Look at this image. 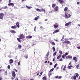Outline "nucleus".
<instances>
[{
    "label": "nucleus",
    "mask_w": 80,
    "mask_h": 80,
    "mask_svg": "<svg viewBox=\"0 0 80 80\" xmlns=\"http://www.w3.org/2000/svg\"><path fill=\"white\" fill-rule=\"evenodd\" d=\"M65 18H66V19H68V18H70V17L71 15L70 14H68V13H65Z\"/></svg>",
    "instance_id": "f257e3e1"
},
{
    "label": "nucleus",
    "mask_w": 80,
    "mask_h": 80,
    "mask_svg": "<svg viewBox=\"0 0 80 80\" xmlns=\"http://www.w3.org/2000/svg\"><path fill=\"white\" fill-rule=\"evenodd\" d=\"M78 76H79L78 74V73H76L74 75V76L72 77V78H73L74 80H76L77 78H78Z\"/></svg>",
    "instance_id": "f03ea898"
},
{
    "label": "nucleus",
    "mask_w": 80,
    "mask_h": 80,
    "mask_svg": "<svg viewBox=\"0 0 80 80\" xmlns=\"http://www.w3.org/2000/svg\"><path fill=\"white\" fill-rule=\"evenodd\" d=\"M19 38L20 39H22V40H23V39L25 38V36L22 34L20 35Z\"/></svg>",
    "instance_id": "7ed1b4c3"
},
{
    "label": "nucleus",
    "mask_w": 80,
    "mask_h": 80,
    "mask_svg": "<svg viewBox=\"0 0 80 80\" xmlns=\"http://www.w3.org/2000/svg\"><path fill=\"white\" fill-rule=\"evenodd\" d=\"M4 16V14L3 13H1L0 14V19L3 20V16Z\"/></svg>",
    "instance_id": "20e7f679"
},
{
    "label": "nucleus",
    "mask_w": 80,
    "mask_h": 80,
    "mask_svg": "<svg viewBox=\"0 0 80 80\" xmlns=\"http://www.w3.org/2000/svg\"><path fill=\"white\" fill-rule=\"evenodd\" d=\"M12 76L13 77H14V78H15L16 74H15V71H12Z\"/></svg>",
    "instance_id": "39448f33"
},
{
    "label": "nucleus",
    "mask_w": 80,
    "mask_h": 80,
    "mask_svg": "<svg viewBox=\"0 0 80 80\" xmlns=\"http://www.w3.org/2000/svg\"><path fill=\"white\" fill-rule=\"evenodd\" d=\"M54 28L55 29L57 28L58 27V24L55 23L54 25Z\"/></svg>",
    "instance_id": "423d86ee"
},
{
    "label": "nucleus",
    "mask_w": 80,
    "mask_h": 80,
    "mask_svg": "<svg viewBox=\"0 0 80 80\" xmlns=\"http://www.w3.org/2000/svg\"><path fill=\"white\" fill-rule=\"evenodd\" d=\"M18 47L19 50L21 49V48H22V45L21 44H18Z\"/></svg>",
    "instance_id": "0eeeda50"
},
{
    "label": "nucleus",
    "mask_w": 80,
    "mask_h": 80,
    "mask_svg": "<svg viewBox=\"0 0 80 80\" xmlns=\"http://www.w3.org/2000/svg\"><path fill=\"white\" fill-rule=\"evenodd\" d=\"M8 6H12V7H13L14 6V4L13 3H10L8 4Z\"/></svg>",
    "instance_id": "6e6552de"
},
{
    "label": "nucleus",
    "mask_w": 80,
    "mask_h": 80,
    "mask_svg": "<svg viewBox=\"0 0 80 80\" xmlns=\"http://www.w3.org/2000/svg\"><path fill=\"white\" fill-rule=\"evenodd\" d=\"M69 58H72V57L71 56H68L66 57V58L68 59Z\"/></svg>",
    "instance_id": "1a4fd4ad"
},
{
    "label": "nucleus",
    "mask_w": 80,
    "mask_h": 80,
    "mask_svg": "<svg viewBox=\"0 0 80 80\" xmlns=\"http://www.w3.org/2000/svg\"><path fill=\"white\" fill-rule=\"evenodd\" d=\"M27 38H32V36H26Z\"/></svg>",
    "instance_id": "9d476101"
},
{
    "label": "nucleus",
    "mask_w": 80,
    "mask_h": 80,
    "mask_svg": "<svg viewBox=\"0 0 80 80\" xmlns=\"http://www.w3.org/2000/svg\"><path fill=\"white\" fill-rule=\"evenodd\" d=\"M58 10V7L57 6L56 8L54 9V11H57Z\"/></svg>",
    "instance_id": "9b49d317"
},
{
    "label": "nucleus",
    "mask_w": 80,
    "mask_h": 80,
    "mask_svg": "<svg viewBox=\"0 0 80 80\" xmlns=\"http://www.w3.org/2000/svg\"><path fill=\"white\" fill-rule=\"evenodd\" d=\"M59 32V30L58 29L56 30L55 31H54L53 32V34L54 33H57V32Z\"/></svg>",
    "instance_id": "f8f14e48"
},
{
    "label": "nucleus",
    "mask_w": 80,
    "mask_h": 80,
    "mask_svg": "<svg viewBox=\"0 0 80 80\" xmlns=\"http://www.w3.org/2000/svg\"><path fill=\"white\" fill-rule=\"evenodd\" d=\"M44 12V13H45V9H43V8H42L41 9H40V12Z\"/></svg>",
    "instance_id": "ddd939ff"
},
{
    "label": "nucleus",
    "mask_w": 80,
    "mask_h": 80,
    "mask_svg": "<svg viewBox=\"0 0 80 80\" xmlns=\"http://www.w3.org/2000/svg\"><path fill=\"white\" fill-rule=\"evenodd\" d=\"M71 23V22H69L68 23H66L65 24V26H67L68 25H69Z\"/></svg>",
    "instance_id": "4468645a"
},
{
    "label": "nucleus",
    "mask_w": 80,
    "mask_h": 80,
    "mask_svg": "<svg viewBox=\"0 0 80 80\" xmlns=\"http://www.w3.org/2000/svg\"><path fill=\"white\" fill-rule=\"evenodd\" d=\"M26 8H28V9H30V8H32V7H29L27 5L26 6Z\"/></svg>",
    "instance_id": "2eb2a0df"
},
{
    "label": "nucleus",
    "mask_w": 80,
    "mask_h": 80,
    "mask_svg": "<svg viewBox=\"0 0 80 80\" xmlns=\"http://www.w3.org/2000/svg\"><path fill=\"white\" fill-rule=\"evenodd\" d=\"M9 62H10V63L11 64V63H12L13 62V60L12 59H10L9 60Z\"/></svg>",
    "instance_id": "dca6fc26"
},
{
    "label": "nucleus",
    "mask_w": 80,
    "mask_h": 80,
    "mask_svg": "<svg viewBox=\"0 0 80 80\" xmlns=\"http://www.w3.org/2000/svg\"><path fill=\"white\" fill-rule=\"evenodd\" d=\"M49 54H50V53L49 52H48L46 56V57L45 58H47V57H48V55H49Z\"/></svg>",
    "instance_id": "f3484780"
},
{
    "label": "nucleus",
    "mask_w": 80,
    "mask_h": 80,
    "mask_svg": "<svg viewBox=\"0 0 80 80\" xmlns=\"http://www.w3.org/2000/svg\"><path fill=\"white\" fill-rule=\"evenodd\" d=\"M16 25L18 28H19L20 26L19 25V22H17L16 23Z\"/></svg>",
    "instance_id": "a211bd4d"
},
{
    "label": "nucleus",
    "mask_w": 80,
    "mask_h": 80,
    "mask_svg": "<svg viewBox=\"0 0 80 80\" xmlns=\"http://www.w3.org/2000/svg\"><path fill=\"white\" fill-rule=\"evenodd\" d=\"M40 17L39 16H38L34 18L35 20H37L38 19V18Z\"/></svg>",
    "instance_id": "6ab92c4d"
},
{
    "label": "nucleus",
    "mask_w": 80,
    "mask_h": 80,
    "mask_svg": "<svg viewBox=\"0 0 80 80\" xmlns=\"http://www.w3.org/2000/svg\"><path fill=\"white\" fill-rule=\"evenodd\" d=\"M17 28V26H13L11 27L12 28H13V29H15V28Z\"/></svg>",
    "instance_id": "aec40b11"
},
{
    "label": "nucleus",
    "mask_w": 80,
    "mask_h": 80,
    "mask_svg": "<svg viewBox=\"0 0 80 80\" xmlns=\"http://www.w3.org/2000/svg\"><path fill=\"white\" fill-rule=\"evenodd\" d=\"M10 32H11V33H16V32H15V31L13 30L11 31Z\"/></svg>",
    "instance_id": "412c9836"
},
{
    "label": "nucleus",
    "mask_w": 80,
    "mask_h": 80,
    "mask_svg": "<svg viewBox=\"0 0 80 80\" xmlns=\"http://www.w3.org/2000/svg\"><path fill=\"white\" fill-rule=\"evenodd\" d=\"M20 38H17V40L18 41V42H20V43H21L22 42V41H21V40H20Z\"/></svg>",
    "instance_id": "4be33fe9"
},
{
    "label": "nucleus",
    "mask_w": 80,
    "mask_h": 80,
    "mask_svg": "<svg viewBox=\"0 0 80 80\" xmlns=\"http://www.w3.org/2000/svg\"><path fill=\"white\" fill-rule=\"evenodd\" d=\"M67 10H68V8L67 7H66L64 8V12H67Z\"/></svg>",
    "instance_id": "5701e85b"
},
{
    "label": "nucleus",
    "mask_w": 80,
    "mask_h": 80,
    "mask_svg": "<svg viewBox=\"0 0 80 80\" xmlns=\"http://www.w3.org/2000/svg\"><path fill=\"white\" fill-rule=\"evenodd\" d=\"M2 8H3V9H7V8H8V7H7V6H5L4 7H3Z\"/></svg>",
    "instance_id": "b1692460"
},
{
    "label": "nucleus",
    "mask_w": 80,
    "mask_h": 80,
    "mask_svg": "<svg viewBox=\"0 0 80 80\" xmlns=\"http://www.w3.org/2000/svg\"><path fill=\"white\" fill-rule=\"evenodd\" d=\"M56 54H57V52H55L53 54V56L54 57H55V56L56 55Z\"/></svg>",
    "instance_id": "393cba45"
},
{
    "label": "nucleus",
    "mask_w": 80,
    "mask_h": 80,
    "mask_svg": "<svg viewBox=\"0 0 80 80\" xmlns=\"http://www.w3.org/2000/svg\"><path fill=\"white\" fill-rule=\"evenodd\" d=\"M42 78L44 80H47V77H44Z\"/></svg>",
    "instance_id": "a878e982"
},
{
    "label": "nucleus",
    "mask_w": 80,
    "mask_h": 80,
    "mask_svg": "<svg viewBox=\"0 0 80 80\" xmlns=\"http://www.w3.org/2000/svg\"><path fill=\"white\" fill-rule=\"evenodd\" d=\"M57 65H58V64L56 63V64L54 66V68H56V67L57 66Z\"/></svg>",
    "instance_id": "bb28decb"
},
{
    "label": "nucleus",
    "mask_w": 80,
    "mask_h": 80,
    "mask_svg": "<svg viewBox=\"0 0 80 80\" xmlns=\"http://www.w3.org/2000/svg\"><path fill=\"white\" fill-rule=\"evenodd\" d=\"M36 10L37 11V12H40V9L39 8H37Z\"/></svg>",
    "instance_id": "cd10ccee"
},
{
    "label": "nucleus",
    "mask_w": 80,
    "mask_h": 80,
    "mask_svg": "<svg viewBox=\"0 0 80 80\" xmlns=\"http://www.w3.org/2000/svg\"><path fill=\"white\" fill-rule=\"evenodd\" d=\"M51 43H52V44L53 45H55V43L54 42H51Z\"/></svg>",
    "instance_id": "c85d7f7f"
},
{
    "label": "nucleus",
    "mask_w": 80,
    "mask_h": 80,
    "mask_svg": "<svg viewBox=\"0 0 80 80\" xmlns=\"http://www.w3.org/2000/svg\"><path fill=\"white\" fill-rule=\"evenodd\" d=\"M24 57L26 58V59H27L28 58V55H26Z\"/></svg>",
    "instance_id": "c756f323"
},
{
    "label": "nucleus",
    "mask_w": 80,
    "mask_h": 80,
    "mask_svg": "<svg viewBox=\"0 0 80 80\" xmlns=\"http://www.w3.org/2000/svg\"><path fill=\"white\" fill-rule=\"evenodd\" d=\"M60 57H61V56L60 55L59 56H58L57 58V59H59V58H60Z\"/></svg>",
    "instance_id": "7c9ffc66"
},
{
    "label": "nucleus",
    "mask_w": 80,
    "mask_h": 80,
    "mask_svg": "<svg viewBox=\"0 0 80 80\" xmlns=\"http://www.w3.org/2000/svg\"><path fill=\"white\" fill-rule=\"evenodd\" d=\"M52 7L53 8H55V4H53L52 5Z\"/></svg>",
    "instance_id": "2f4dec72"
},
{
    "label": "nucleus",
    "mask_w": 80,
    "mask_h": 80,
    "mask_svg": "<svg viewBox=\"0 0 80 80\" xmlns=\"http://www.w3.org/2000/svg\"><path fill=\"white\" fill-rule=\"evenodd\" d=\"M54 70V68H52V69H50L49 71V72H52Z\"/></svg>",
    "instance_id": "473e14b6"
},
{
    "label": "nucleus",
    "mask_w": 80,
    "mask_h": 80,
    "mask_svg": "<svg viewBox=\"0 0 80 80\" xmlns=\"http://www.w3.org/2000/svg\"><path fill=\"white\" fill-rule=\"evenodd\" d=\"M50 75H51V72H49L48 73V77H50Z\"/></svg>",
    "instance_id": "72a5a7b5"
},
{
    "label": "nucleus",
    "mask_w": 80,
    "mask_h": 80,
    "mask_svg": "<svg viewBox=\"0 0 80 80\" xmlns=\"http://www.w3.org/2000/svg\"><path fill=\"white\" fill-rule=\"evenodd\" d=\"M71 42L69 41H67V43H68V44H69V43H70Z\"/></svg>",
    "instance_id": "f704fd0d"
},
{
    "label": "nucleus",
    "mask_w": 80,
    "mask_h": 80,
    "mask_svg": "<svg viewBox=\"0 0 80 80\" xmlns=\"http://www.w3.org/2000/svg\"><path fill=\"white\" fill-rule=\"evenodd\" d=\"M62 78V76H60L58 77V78L59 79H60V78Z\"/></svg>",
    "instance_id": "c9c22d12"
},
{
    "label": "nucleus",
    "mask_w": 80,
    "mask_h": 80,
    "mask_svg": "<svg viewBox=\"0 0 80 80\" xmlns=\"http://www.w3.org/2000/svg\"><path fill=\"white\" fill-rule=\"evenodd\" d=\"M8 68V69H9L10 68V66L8 65L7 67Z\"/></svg>",
    "instance_id": "e433bc0d"
},
{
    "label": "nucleus",
    "mask_w": 80,
    "mask_h": 80,
    "mask_svg": "<svg viewBox=\"0 0 80 80\" xmlns=\"http://www.w3.org/2000/svg\"><path fill=\"white\" fill-rule=\"evenodd\" d=\"M78 69V67H79V65H77L76 67Z\"/></svg>",
    "instance_id": "4c0bfd02"
},
{
    "label": "nucleus",
    "mask_w": 80,
    "mask_h": 80,
    "mask_svg": "<svg viewBox=\"0 0 80 80\" xmlns=\"http://www.w3.org/2000/svg\"><path fill=\"white\" fill-rule=\"evenodd\" d=\"M18 66H19L20 65V61H19L18 62Z\"/></svg>",
    "instance_id": "58836bf2"
},
{
    "label": "nucleus",
    "mask_w": 80,
    "mask_h": 80,
    "mask_svg": "<svg viewBox=\"0 0 80 80\" xmlns=\"http://www.w3.org/2000/svg\"><path fill=\"white\" fill-rule=\"evenodd\" d=\"M59 53H60V54H62V51H59Z\"/></svg>",
    "instance_id": "ea45409f"
},
{
    "label": "nucleus",
    "mask_w": 80,
    "mask_h": 80,
    "mask_svg": "<svg viewBox=\"0 0 80 80\" xmlns=\"http://www.w3.org/2000/svg\"><path fill=\"white\" fill-rule=\"evenodd\" d=\"M73 60H75L77 59V58H76L75 57H74L73 58Z\"/></svg>",
    "instance_id": "a19ab883"
},
{
    "label": "nucleus",
    "mask_w": 80,
    "mask_h": 80,
    "mask_svg": "<svg viewBox=\"0 0 80 80\" xmlns=\"http://www.w3.org/2000/svg\"><path fill=\"white\" fill-rule=\"evenodd\" d=\"M62 58H65V56L64 54L62 56Z\"/></svg>",
    "instance_id": "79ce46f5"
},
{
    "label": "nucleus",
    "mask_w": 80,
    "mask_h": 80,
    "mask_svg": "<svg viewBox=\"0 0 80 80\" xmlns=\"http://www.w3.org/2000/svg\"><path fill=\"white\" fill-rule=\"evenodd\" d=\"M52 50H53V51H55V48L54 47H53Z\"/></svg>",
    "instance_id": "37998d69"
},
{
    "label": "nucleus",
    "mask_w": 80,
    "mask_h": 80,
    "mask_svg": "<svg viewBox=\"0 0 80 80\" xmlns=\"http://www.w3.org/2000/svg\"><path fill=\"white\" fill-rule=\"evenodd\" d=\"M68 55V53L67 52H66L65 54H64V55L65 56H66V55Z\"/></svg>",
    "instance_id": "c03bdc74"
},
{
    "label": "nucleus",
    "mask_w": 80,
    "mask_h": 80,
    "mask_svg": "<svg viewBox=\"0 0 80 80\" xmlns=\"http://www.w3.org/2000/svg\"><path fill=\"white\" fill-rule=\"evenodd\" d=\"M60 3H63V1H62V0L60 1Z\"/></svg>",
    "instance_id": "a18cd8bd"
},
{
    "label": "nucleus",
    "mask_w": 80,
    "mask_h": 80,
    "mask_svg": "<svg viewBox=\"0 0 80 80\" xmlns=\"http://www.w3.org/2000/svg\"><path fill=\"white\" fill-rule=\"evenodd\" d=\"M68 68H69V69H71V68L70 67V66H68Z\"/></svg>",
    "instance_id": "49530a36"
},
{
    "label": "nucleus",
    "mask_w": 80,
    "mask_h": 80,
    "mask_svg": "<svg viewBox=\"0 0 80 80\" xmlns=\"http://www.w3.org/2000/svg\"><path fill=\"white\" fill-rule=\"evenodd\" d=\"M56 78H58V76H56L55 77Z\"/></svg>",
    "instance_id": "de8ad7c7"
},
{
    "label": "nucleus",
    "mask_w": 80,
    "mask_h": 80,
    "mask_svg": "<svg viewBox=\"0 0 80 80\" xmlns=\"http://www.w3.org/2000/svg\"><path fill=\"white\" fill-rule=\"evenodd\" d=\"M34 31H36V27H35L34 28Z\"/></svg>",
    "instance_id": "09e8293b"
},
{
    "label": "nucleus",
    "mask_w": 80,
    "mask_h": 80,
    "mask_svg": "<svg viewBox=\"0 0 80 80\" xmlns=\"http://www.w3.org/2000/svg\"><path fill=\"white\" fill-rule=\"evenodd\" d=\"M64 37H65V36H64V35H63L62 38V40H63V39H64Z\"/></svg>",
    "instance_id": "8fccbe9b"
},
{
    "label": "nucleus",
    "mask_w": 80,
    "mask_h": 80,
    "mask_svg": "<svg viewBox=\"0 0 80 80\" xmlns=\"http://www.w3.org/2000/svg\"><path fill=\"white\" fill-rule=\"evenodd\" d=\"M64 40H65V41H68L69 40L67 39H66L65 38V39H64Z\"/></svg>",
    "instance_id": "3c124183"
},
{
    "label": "nucleus",
    "mask_w": 80,
    "mask_h": 80,
    "mask_svg": "<svg viewBox=\"0 0 80 80\" xmlns=\"http://www.w3.org/2000/svg\"><path fill=\"white\" fill-rule=\"evenodd\" d=\"M52 65V62H50V65Z\"/></svg>",
    "instance_id": "603ef678"
},
{
    "label": "nucleus",
    "mask_w": 80,
    "mask_h": 80,
    "mask_svg": "<svg viewBox=\"0 0 80 80\" xmlns=\"http://www.w3.org/2000/svg\"><path fill=\"white\" fill-rule=\"evenodd\" d=\"M80 3V2H78L77 3V5H78Z\"/></svg>",
    "instance_id": "864d4df0"
},
{
    "label": "nucleus",
    "mask_w": 80,
    "mask_h": 80,
    "mask_svg": "<svg viewBox=\"0 0 80 80\" xmlns=\"http://www.w3.org/2000/svg\"><path fill=\"white\" fill-rule=\"evenodd\" d=\"M59 61H60V62L62 61V58H61L59 60Z\"/></svg>",
    "instance_id": "5fc2aeb1"
},
{
    "label": "nucleus",
    "mask_w": 80,
    "mask_h": 80,
    "mask_svg": "<svg viewBox=\"0 0 80 80\" xmlns=\"http://www.w3.org/2000/svg\"><path fill=\"white\" fill-rule=\"evenodd\" d=\"M67 43V41H64L63 42V43Z\"/></svg>",
    "instance_id": "6e6d98bb"
},
{
    "label": "nucleus",
    "mask_w": 80,
    "mask_h": 80,
    "mask_svg": "<svg viewBox=\"0 0 80 80\" xmlns=\"http://www.w3.org/2000/svg\"><path fill=\"white\" fill-rule=\"evenodd\" d=\"M63 66H64V65H63L61 67V69H62V68H63Z\"/></svg>",
    "instance_id": "4d7b16f0"
},
{
    "label": "nucleus",
    "mask_w": 80,
    "mask_h": 80,
    "mask_svg": "<svg viewBox=\"0 0 80 80\" xmlns=\"http://www.w3.org/2000/svg\"><path fill=\"white\" fill-rule=\"evenodd\" d=\"M42 73H43V72H41L40 73V74L42 75Z\"/></svg>",
    "instance_id": "13d9d810"
},
{
    "label": "nucleus",
    "mask_w": 80,
    "mask_h": 80,
    "mask_svg": "<svg viewBox=\"0 0 80 80\" xmlns=\"http://www.w3.org/2000/svg\"><path fill=\"white\" fill-rule=\"evenodd\" d=\"M65 70H66L65 68H63V70H64V71H65Z\"/></svg>",
    "instance_id": "bf43d9fd"
},
{
    "label": "nucleus",
    "mask_w": 80,
    "mask_h": 80,
    "mask_svg": "<svg viewBox=\"0 0 80 80\" xmlns=\"http://www.w3.org/2000/svg\"><path fill=\"white\" fill-rule=\"evenodd\" d=\"M47 20H48L47 19H45V22H46V21H47Z\"/></svg>",
    "instance_id": "052dcab7"
},
{
    "label": "nucleus",
    "mask_w": 80,
    "mask_h": 80,
    "mask_svg": "<svg viewBox=\"0 0 80 80\" xmlns=\"http://www.w3.org/2000/svg\"><path fill=\"white\" fill-rule=\"evenodd\" d=\"M73 38H69V39H70V40H72Z\"/></svg>",
    "instance_id": "680f3d73"
},
{
    "label": "nucleus",
    "mask_w": 80,
    "mask_h": 80,
    "mask_svg": "<svg viewBox=\"0 0 80 80\" xmlns=\"http://www.w3.org/2000/svg\"><path fill=\"white\" fill-rule=\"evenodd\" d=\"M47 63V61H45V62L44 63Z\"/></svg>",
    "instance_id": "e2e57ef3"
},
{
    "label": "nucleus",
    "mask_w": 80,
    "mask_h": 80,
    "mask_svg": "<svg viewBox=\"0 0 80 80\" xmlns=\"http://www.w3.org/2000/svg\"><path fill=\"white\" fill-rule=\"evenodd\" d=\"M5 73H7V71H5Z\"/></svg>",
    "instance_id": "0e129e2a"
},
{
    "label": "nucleus",
    "mask_w": 80,
    "mask_h": 80,
    "mask_svg": "<svg viewBox=\"0 0 80 80\" xmlns=\"http://www.w3.org/2000/svg\"><path fill=\"white\" fill-rule=\"evenodd\" d=\"M39 73H40L38 72V73L37 74V75H39Z\"/></svg>",
    "instance_id": "69168bd1"
},
{
    "label": "nucleus",
    "mask_w": 80,
    "mask_h": 80,
    "mask_svg": "<svg viewBox=\"0 0 80 80\" xmlns=\"http://www.w3.org/2000/svg\"><path fill=\"white\" fill-rule=\"evenodd\" d=\"M0 80H2V77H0Z\"/></svg>",
    "instance_id": "338daca9"
},
{
    "label": "nucleus",
    "mask_w": 80,
    "mask_h": 80,
    "mask_svg": "<svg viewBox=\"0 0 80 80\" xmlns=\"http://www.w3.org/2000/svg\"><path fill=\"white\" fill-rule=\"evenodd\" d=\"M64 68H66V65H65V66H64Z\"/></svg>",
    "instance_id": "774afa93"
}]
</instances>
